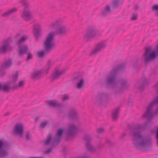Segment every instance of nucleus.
<instances>
[{
    "label": "nucleus",
    "instance_id": "obj_53",
    "mask_svg": "<svg viewBox=\"0 0 158 158\" xmlns=\"http://www.w3.org/2000/svg\"><path fill=\"white\" fill-rule=\"evenodd\" d=\"M128 105L130 106H131L132 105V103L131 101H129L128 102Z\"/></svg>",
    "mask_w": 158,
    "mask_h": 158
},
{
    "label": "nucleus",
    "instance_id": "obj_23",
    "mask_svg": "<svg viewBox=\"0 0 158 158\" xmlns=\"http://www.w3.org/2000/svg\"><path fill=\"white\" fill-rule=\"evenodd\" d=\"M16 39L19 38V39L16 42L17 45H22V44L25 42V41L28 39L27 36L23 35L20 36V35L18 34L15 36Z\"/></svg>",
    "mask_w": 158,
    "mask_h": 158
},
{
    "label": "nucleus",
    "instance_id": "obj_17",
    "mask_svg": "<svg viewBox=\"0 0 158 158\" xmlns=\"http://www.w3.org/2000/svg\"><path fill=\"white\" fill-rule=\"evenodd\" d=\"M12 64V61L11 59H8L5 60L0 69V75L3 76L5 74L4 71L3 70V68H9L11 66Z\"/></svg>",
    "mask_w": 158,
    "mask_h": 158
},
{
    "label": "nucleus",
    "instance_id": "obj_32",
    "mask_svg": "<svg viewBox=\"0 0 158 158\" xmlns=\"http://www.w3.org/2000/svg\"><path fill=\"white\" fill-rule=\"evenodd\" d=\"M119 110V107H118L114 109L113 111L112 117L113 120L115 121L117 119Z\"/></svg>",
    "mask_w": 158,
    "mask_h": 158
},
{
    "label": "nucleus",
    "instance_id": "obj_57",
    "mask_svg": "<svg viewBox=\"0 0 158 158\" xmlns=\"http://www.w3.org/2000/svg\"><path fill=\"white\" fill-rule=\"evenodd\" d=\"M112 128H113V127H110V129H112Z\"/></svg>",
    "mask_w": 158,
    "mask_h": 158
},
{
    "label": "nucleus",
    "instance_id": "obj_11",
    "mask_svg": "<svg viewBox=\"0 0 158 158\" xmlns=\"http://www.w3.org/2000/svg\"><path fill=\"white\" fill-rule=\"evenodd\" d=\"M8 144L3 139L0 140V158H4L9 155Z\"/></svg>",
    "mask_w": 158,
    "mask_h": 158
},
{
    "label": "nucleus",
    "instance_id": "obj_21",
    "mask_svg": "<svg viewBox=\"0 0 158 158\" xmlns=\"http://www.w3.org/2000/svg\"><path fill=\"white\" fill-rule=\"evenodd\" d=\"M17 45L19 48V54L20 56H21L27 53L28 49L27 45L24 44Z\"/></svg>",
    "mask_w": 158,
    "mask_h": 158
},
{
    "label": "nucleus",
    "instance_id": "obj_6",
    "mask_svg": "<svg viewBox=\"0 0 158 158\" xmlns=\"http://www.w3.org/2000/svg\"><path fill=\"white\" fill-rule=\"evenodd\" d=\"M158 55V45L156 51L152 50L150 48H146L145 52L142 55L141 59L145 63L147 64L155 60Z\"/></svg>",
    "mask_w": 158,
    "mask_h": 158
},
{
    "label": "nucleus",
    "instance_id": "obj_24",
    "mask_svg": "<svg viewBox=\"0 0 158 158\" xmlns=\"http://www.w3.org/2000/svg\"><path fill=\"white\" fill-rule=\"evenodd\" d=\"M21 17L24 20L28 21L31 19L32 15L29 10H23Z\"/></svg>",
    "mask_w": 158,
    "mask_h": 158
},
{
    "label": "nucleus",
    "instance_id": "obj_54",
    "mask_svg": "<svg viewBox=\"0 0 158 158\" xmlns=\"http://www.w3.org/2000/svg\"><path fill=\"white\" fill-rule=\"evenodd\" d=\"M26 2L25 0H20L19 1V3H21L23 4V2Z\"/></svg>",
    "mask_w": 158,
    "mask_h": 158
},
{
    "label": "nucleus",
    "instance_id": "obj_5",
    "mask_svg": "<svg viewBox=\"0 0 158 158\" xmlns=\"http://www.w3.org/2000/svg\"><path fill=\"white\" fill-rule=\"evenodd\" d=\"M125 65L121 64L114 67L107 73L106 77V81L109 85L114 84L115 79L117 78L118 72L122 71L125 68Z\"/></svg>",
    "mask_w": 158,
    "mask_h": 158
},
{
    "label": "nucleus",
    "instance_id": "obj_15",
    "mask_svg": "<svg viewBox=\"0 0 158 158\" xmlns=\"http://www.w3.org/2000/svg\"><path fill=\"white\" fill-rule=\"evenodd\" d=\"M12 41L11 38L9 37L5 40L3 43L2 45L0 46V53H3L6 52L7 50L10 49V47L9 43Z\"/></svg>",
    "mask_w": 158,
    "mask_h": 158
},
{
    "label": "nucleus",
    "instance_id": "obj_49",
    "mask_svg": "<svg viewBox=\"0 0 158 158\" xmlns=\"http://www.w3.org/2000/svg\"><path fill=\"white\" fill-rule=\"evenodd\" d=\"M52 150V149L51 148H49L48 149L45 150L44 151V153H49L50 152H51Z\"/></svg>",
    "mask_w": 158,
    "mask_h": 158
},
{
    "label": "nucleus",
    "instance_id": "obj_8",
    "mask_svg": "<svg viewBox=\"0 0 158 158\" xmlns=\"http://www.w3.org/2000/svg\"><path fill=\"white\" fill-rule=\"evenodd\" d=\"M43 45L44 50L37 53L38 56L40 58L49 53L54 46V44L52 43L46 38L43 42Z\"/></svg>",
    "mask_w": 158,
    "mask_h": 158
},
{
    "label": "nucleus",
    "instance_id": "obj_41",
    "mask_svg": "<svg viewBox=\"0 0 158 158\" xmlns=\"http://www.w3.org/2000/svg\"><path fill=\"white\" fill-rule=\"evenodd\" d=\"M138 17V15L136 13H134L132 14L131 19V20H136Z\"/></svg>",
    "mask_w": 158,
    "mask_h": 158
},
{
    "label": "nucleus",
    "instance_id": "obj_26",
    "mask_svg": "<svg viewBox=\"0 0 158 158\" xmlns=\"http://www.w3.org/2000/svg\"><path fill=\"white\" fill-rule=\"evenodd\" d=\"M17 9L16 8H13L6 10L2 14V16L4 17L9 16L12 13L17 11Z\"/></svg>",
    "mask_w": 158,
    "mask_h": 158
},
{
    "label": "nucleus",
    "instance_id": "obj_29",
    "mask_svg": "<svg viewBox=\"0 0 158 158\" xmlns=\"http://www.w3.org/2000/svg\"><path fill=\"white\" fill-rule=\"evenodd\" d=\"M85 147L88 151L89 152H94L97 151V149L91 143H86Z\"/></svg>",
    "mask_w": 158,
    "mask_h": 158
},
{
    "label": "nucleus",
    "instance_id": "obj_58",
    "mask_svg": "<svg viewBox=\"0 0 158 158\" xmlns=\"http://www.w3.org/2000/svg\"><path fill=\"white\" fill-rule=\"evenodd\" d=\"M35 120H37V118H35Z\"/></svg>",
    "mask_w": 158,
    "mask_h": 158
},
{
    "label": "nucleus",
    "instance_id": "obj_42",
    "mask_svg": "<svg viewBox=\"0 0 158 158\" xmlns=\"http://www.w3.org/2000/svg\"><path fill=\"white\" fill-rule=\"evenodd\" d=\"M97 132L98 134H102L104 132V129L103 127H100L97 129Z\"/></svg>",
    "mask_w": 158,
    "mask_h": 158
},
{
    "label": "nucleus",
    "instance_id": "obj_30",
    "mask_svg": "<svg viewBox=\"0 0 158 158\" xmlns=\"http://www.w3.org/2000/svg\"><path fill=\"white\" fill-rule=\"evenodd\" d=\"M111 11L110 6L109 5H107L102 12L101 15L103 17L106 16L110 14Z\"/></svg>",
    "mask_w": 158,
    "mask_h": 158
},
{
    "label": "nucleus",
    "instance_id": "obj_55",
    "mask_svg": "<svg viewBox=\"0 0 158 158\" xmlns=\"http://www.w3.org/2000/svg\"><path fill=\"white\" fill-rule=\"evenodd\" d=\"M10 114V112H7V113H5L4 114V115L6 116H7L9 115Z\"/></svg>",
    "mask_w": 158,
    "mask_h": 158
},
{
    "label": "nucleus",
    "instance_id": "obj_1",
    "mask_svg": "<svg viewBox=\"0 0 158 158\" xmlns=\"http://www.w3.org/2000/svg\"><path fill=\"white\" fill-rule=\"evenodd\" d=\"M148 122L142 124H139L131 129V135L134 147L137 149L150 147L152 144V136L148 133H141V131L145 129L148 127Z\"/></svg>",
    "mask_w": 158,
    "mask_h": 158
},
{
    "label": "nucleus",
    "instance_id": "obj_44",
    "mask_svg": "<svg viewBox=\"0 0 158 158\" xmlns=\"http://www.w3.org/2000/svg\"><path fill=\"white\" fill-rule=\"evenodd\" d=\"M48 123L47 121L42 123L40 125V127L42 128H44L47 126Z\"/></svg>",
    "mask_w": 158,
    "mask_h": 158
},
{
    "label": "nucleus",
    "instance_id": "obj_46",
    "mask_svg": "<svg viewBox=\"0 0 158 158\" xmlns=\"http://www.w3.org/2000/svg\"><path fill=\"white\" fill-rule=\"evenodd\" d=\"M27 61L31 59L32 58V55L30 52H28L27 53Z\"/></svg>",
    "mask_w": 158,
    "mask_h": 158
},
{
    "label": "nucleus",
    "instance_id": "obj_19",
    "mask_svg": "<svg viewBox=\"0 0 158 158\" xmlns=\"http://www.w3.org/2000/svg\"><path fill=\"white\" fill-rule=\"evenodd\" d=\"M148 81L146 79L145 77L143 76L142 77L140 81L135 84V87L139 89L140 91H142L143 89L144 86L148 84Z\"/></svg>",
    "mask_w": 158,
    "mask_h": 158
},
{
    "label": "nucleus",
    "instance_id": "obj_28",
    "mask_svg": "<svg viewBox=\"0 0 158 158\" xmlns=\"http://www.w3.org/2000/svg\"><path fill=\"white\" fill-rule=\"evenodd\" d=\"M1 90L4 91H9L13 86L11 85L10 82H7L4 84H1Z\"/></svg>",
    "mask_w": 158,
    "mask_h": 158
},
{
    "label": "nucleus",
    "instance_id": "obj_38",
    "mask_svg": "<svg viewBox=\"0 0 158 158\" xmlns=\"http://www.w3.org/2000/svg\"><path fill=\"white\" fill-rule=\"evenodd\" d=\"M152 10L154 12L156 15L158 16V5L155 4L154 5L152 8Z\"/></svg>",
    "mask_w": 158,
    "mask_h": 158
},
{
    "label": "nucleus",
    "instance_id": "obj_9",
    "mask_svg": "<svg viewBox=\"0 0 158 158\" xmlns=\"http://www.w3.org/2000/svg\"><path fill=\"white\" fill-rule=\"evenodd\" d=\"M110 99V95L109 93L106 92H98L96 96L94 102L95 103L101 104L108 101Z\"/></svg>",
    "mask_w": 158,
    "mask_h": 158
},
{
    "label": "nucleus",
    "instance_id": "obj_40",
    "mask_svg": "<svg viewBox=\"0 0 158 158\" xmlns=\"http://www.w3.org/2000/svg\"><path fill=\"white\" fill-rule=\"evenodd\" d=\"M23 5L24 6V8L23 10H29L28 9L30 8L31 7L29 3L27 2H23Z\"/></svg>",
    "mask_w": 158,
    "mask_h": 158
},
{
    "label": "nucleus",
    "instance_id": "obj_18",
    "mask_svg": "<svg viewBox=\"0 0 158 158\" xmlns=\"http://www.w3.org/2000/svg\"><path fill=\"white\" fill-rule=\"evenodd\" d=\"M73 80L77 82L76 86L78 89H81L84 87V80L81 77L77 76L73 77Z\"/></svg>",
    "mask_w": 158,
    "mask_h": 158
},
{
    "label": "nucleus",
    "instance_id": "obj_31",
    "mask_svg": "<svg viewBox=\"0 0 158 158\" xmlns=\"http://www.w3.org/2000/svg\"><path fill=\"white\" fill-rule=\"evenodd\" d=\"M54 63V61L51 60H49L48 61L46 66L44 69H43L45 72V74H47L48 73L49 69L52 66Z\"/></svg>",
    "mask_w": 158,
    "mask_h": 158
},
{
    "label": "nucleus",
    "instance_id": "obj_27",
    "mask_svg": "<svg viewBox=\"0 0 158 158\" xmlns=\"http://www.w3.org/2000/svg\"><path fill=\"white\" fill-rule=\"evenodd\" d=\"M64 72V70L55 71L51 76L52 80L53 81L58 79L60 76Z\"/></svg>",
    "mask_w": 158,
    "mask_h": 158
},
{
    "label": "nucleus",
    "instance_id": "obj_36",
    "mask_svg": "<svg viewBox=\"0 0 158 158\" xmlns=\"http://www.w3.org/2000/svg\"><path fill=\"white\" fill-rule=\"evenodd\" d=\"M52 139V135L49 134L47 136V139L44 141V144L45 145H48Z\"/></svg>",
    "mask_w": 158,
    "mask_h": 158
},
{
    "label": "nucleus",
    "instance_id": "obj_16",
    "mask_svg": "<svg viewBox=\"0 0 158 158\" xmlns=\"http://www.w3.org/2000/svg\"><path fill=\"white\" fill-rule=\"evenodd\" d=\"M44 73H45V72L43 69L34 70L31 74V78L34 81L39 80Z\"/></svg>",
    "mask_w": 158,
    "mask_h": 158
},
{
    "label": "nucleus",
    "instance_id": "obj_48",
    "mask_svg": "<svg viewBox=\"0 0 158 158\" xmlns=\"http://www.w3.org/2000/svg\"><path fill=\"white\" fill-rule=\"evenodd\" d=\"M126 135V133H123L121 134L120 136V139L121 140L124 139V137Z\"/></svg>",
    "mask_w": 158,
    "mask_h": 158
},
{
    "label": "nucleus",
    "instance_id": "obj_35",
    "mask_svg": "<svg viewBox=\"0 0 158 158\" xmlns=\"http://www.w3.org/2000/svg\"><path fill=\"white\" fill-rule=\"evenodd\" d=\"M24 84V81L23 80L20 81L17 84H15L13 87L15 89H17L20 88H22Z\"/></svg>",
    "mask_w": 158,
    "mask_h": 158
},
{
    "label": "nucleus",
    "instance_id": "obj_7",
    "mask_svg": "<svg viewBox=\"0 0 158 158\" xmlns=\"http://www.w3.org/2000/svg\"><path fill=\"white\" fill-rule=\"evenodd\" d=\"M101 35V33L97 31L96 27L95 26L90 25L86 29L83 38L85 41L88 42L92 38H95Z\"/></svg>",
    "mask_w": 158,
    "mask_h": 158
},
{
    "label": "nucleus",
    "instance_id": "obj_39",
    "mask_svg": "<svg viewBox=\"0 0 158 158\" xmlns=\"http://www.w3.org/2000/svg\"><path fill=\"white\" fill-rule=\"evenodd\" d=\"M86 143H90L92 139V136L89 135H86L85 137Z\"/></svg>",
    "mask_w": 158,
    "mask_h": 158
},
{
    "label": "nucleus",
    "instance_id": "obj_56",
    "mask_svg": "<svg viewBox=\"0 0 158 158\" xmlns=\"http://www.w3.org/2000/svg\"><path fill=\"white\" fill-rule=\"evenodd\" d=\"M1 83H0V91L1 90Z\"/></svg>",
    "mask_w": 158,
    "mask_h": 158
},
{
    "label": "nucleus",
    "instance_id": "obj_10",
    "mask_svg": "<svg viewBox=\"0 0 158 158\" xmlns=\"http://www.w3.org/2000/svg\"><path fill=\"white\" fill-rule=\"evenodd\" d=\"M107 46L106 41H100L95 44L94 48L91 50L89 55L93 56L96 55L98 53L104 50Z\"/></svg>",
    "mask_w": 158,
    "mask_h": 158
},
{
    "label": "nucleus",
    "instance_id": "obj_3",
    "mask_svg": "<svg viewBox=\"0 0 158 158\" xmlns=\"http://www.w3.org/2000/svg\"><path fill=\"white\" fill-rule=\"evenodd\" d=\"M116 80L117 78L115 79L114 84L110 85L108 84L106 81V77L105 82L108 86L113 89L112 94L114 97L115 98H119L122 93V91L123 89H127L130 84L128 83L127 79L125 78L120 79L118 83L116 82Z\"/></svg>",
    "mask_w": 158,
    "mask_h": 158
},
{
    "label": "nucleus",
    "instance_id": "obj_12",
    "mask_svg": "<svg viewBox=\"0 0 158 158\" xmlns=\"http://www.w3.org/2000/svg\"><path fill=\"white\" fill-rule=\"evenodd\" d=\"M77 132V127L74 124H70L66 131V135L68 138L72 139L74 137Z\"/></svg>",
    "mask_w": 158,
    "mask_h": 158
},
{
    "label": "nucleus",
    "instance_id": "obj_14",
    "mask_svg": "<svg viewBox=\"0 0 158 158\" xmlns=\"http://www.w3.org/2000/svg\"><path fill=\"white\" fill-rule=\"evenodd\" d=\"M23 125L22 124H17L14 128L13 133L15 135L22 137L23 135Z\"/></svg>",
    "mask_w": 158,
    "mask_h": 158
},
{
    "label": "nucleus",
    "instance_id": "obj_33",
    "mask_svg": "<svg viewBox=\"0 0 158 158\" xmlns=\"http://www.w3.org/2000/svg\"><path fill=\"white\" fill-rule=\"evenodd\" d=\"M123 2V0H114L112 3L113 8L114 9L117 8L122 4Z\"/></svg>",
    "mask_w": 158,
    "mask_h": 158
},
{
    "label": "nucleus",
    "instance_id": "obj_25",
    "mask_svg": "<svg viewBox=\"0 0 158 158\" xmlns=\"http://www.w3.org/2000/svg\"><path fill=\"white\" fill-rule=\"evenodd\" d=\"M46 102V103L49 106L53 107H63L62 104L61 103H58L56 100H47Z\"/></svg>",
    "mask_w": 158,
    "mask_h": 158
},
{
    "label": "nucleus",
    "instance_id": "obj_2",
    "mask_svg": "<svg viewBox=\"0 0 158 158\" xmlns=\"http://www.w3.org/2000/svg\"><path fill=\"white\" fill-rule=\"evenodd\" d=\"M49 27L51 29H55V31L49 33L46 38L53 44H54V39L56 35L63 37L66 35L68 32L66 26L64 24V20L61 18L55 20L50 24Z\"/></svg>",
    "mask_w": 158,
    "mask_h": 158
},
{
    "label": "nucleus",
    "instance_id": "obj_59",
    "mask_svg": "<svg viewBox=\"0 0 158 158\" xmlns=\"http://www.w3.org/2000/svg\"><path fill=\"white\" fill-rule=\"evenodd\" d=\"M137 7H136L135 8V9H137Z\"/></svg>",
    "mask_w": 158,
    "mask_h": 158
},
{
    "label": "nucleus",
    "instance_id": "obj_20",
    "mask_svg": "<svg viewBox=\"0 0 158 158\" xmlns=\"http://www.w3.org/2000/svg\"><path fill=\"white\" fill-rule=\"evenodd\" d=\"M64 130L63 128H60L57 130L56 135L53 140V143H57L60 141Z\"/></svg>",
    "mask_w": 158,
    "mask_h": 158
},
{
    "label": "nucleus",
    "instance_id": "obj_34",
    "mask_svg": "<svg viewBox=\"0 0 158 158\" xmlns=\"http://www.w3.org/2000/svg\"><path fill=\"white\" fill-rule=\"evenodd\" d=\"M18 74L16 73H15L12 76L11 81L10 83L13 87L16 84V82L18 80Z\"/></svg>",
    "mask_w": 158,
    "mask_h": 158
},
{
    "label": "nucleus",
    "instance_id": "obj_47",
    "mask_svg": "<svg viewBox=\"0 0 158 158\" xmlns=\"http://www.w3.org/2000/svg\"><path fill=\"white\" fill-rule=\"evenodd\" d=\"M26 139L27 140H29L31 139V136L29 132H27L26 134Z\"/></svg>",
    "mask_w": 158,
    "mask_h": 158
},
{
    "label": "nucleus",
    "instance_id": "obj_45",
    "mask_svg": "<svg viewBox=\"0 0 158 158\" xmlns=\"http://www.w3.org/2000/svg\"><path fill=\"white\" fill-rule=\"evenodd\" d=\"M69 99V96L67 95H64L62 98V100L63 101H66L68 100Z\"/></svg>",
    "mask_w": 158,
    "mask_h": 158
},
{
    "label": "nucleus",
    "instance_id": "obj_37",
    "mask_svg": "<svg viewBox=\"0 0 158 158\" xmlns=\"http://www.w3.org/2000/svg\"><path fill=\"white\" fill-rule=\"evenodd\" d=\"M157 73H158L156 68H152L150 70L149 75L151 77H153L156 75L157 74Z\"/></svg>",
    "mask_w": 158,
    "mask_h": 158
},
{
    "label": "nucleus",
    "instance_id": "obj_50",
    "mask_svg": "<svg viewBox=\"0 0 158 158\" xmlns=\"http://www.w3.org/2000/svg\"><path fill=\"white\" fill-rule=\"evenodd\" d=\"M156 138L157 139V145L158 147V128L156 134Z\"/></svg>",
    "mask_w": 158,
    "mask_h": 158
},
{
    "label": "nucleus",
    "instance_id": "obj_22",
    "mask_svg": "<svg viewBox=\"0 0 158 158\" xmlns=\"http://www.w3.org/2000/svg\"><path fill=\"white\" fill-rule=\"evenodd\" d=\"M41 26L39 24H37L34 27L33 33L37 40H38L39 37L40 36V31L41 30Z\"/></svg>",
    "mask_w": 158,
    "mask_h": 158
},
{
    "label": "nucleus",
    "instance_id": "obj_4",
    "mask_svg": "<svg viewBox=\"0 0 158 158\" xmlns=\"http://www.w3.org/2000/svg\"><path fill=\"white\" fill-rule=\"evenodd\" d=\"M158 114V96L156 97L152 102L148 106L145 113L143 117L148 119H151L154 114Z\"/></svg>",
    "mask_w": 158,
    "mask_h": 158
},
{
    "label": "nucleus",
    "instance_id": "obj_51",
    "mask_svg": "<svg viewBox=\"0 0 158 158\" xmlns=\"http://www.w3.org/2000/svg\"><path fill=\"white\" fill-rule=\"evenodd\" d=\"M106 143L108 144H110L111 143V142L110 140L109 139H106Z\"/></svg>",
    "mask_w": 158,
    "mask_h": 158
},
{
    "label": "nucleus",
    "instance_id": "obj_52",
    "mask_svg": "<svg viewBox=\"0 0 158 158\" xmlns=\"http://www.w3.org/2000/svg\"><path fill=\"white\" fill-rule=\"evenodd\" d=\"M154 89L156 91L158 92V83L155 85Z\"/></svg>",
    "mask_w": 158,
    "mask_h": 158
},
{
    "label": "nucleus",
    "instance_id": "obj_43",
    "mask_svg": "<svg viewBox=\"0 0 158 158\" xmlns=\"http://www.w3.org/2000/svg\"><path fill=\"white\" fill-rule=\"evenodd\" d=\"M139 58H137L135 61L133 63V65L134 68H136L138 67V62L139 61Z\"/></svg>",
    "mask_w": 158,
    "mask_h": 158
},
{
    "label": "nucleus",
    "instance_id": "obj_13",
    "mask_svg": "<svg viewBox=\"0 0 158 158\" xmlns=\"http://www.w3.org/2000/svg\"><path fill=\"white\" fill-rule=\"evenodd\" d=\"M67 115L69 118L76 121H78L80 118L77 110L74 108H71L69 110Z\"/></svg>",
    "mask_w": 158,
    "mask_h": 158
}]
</instances>
